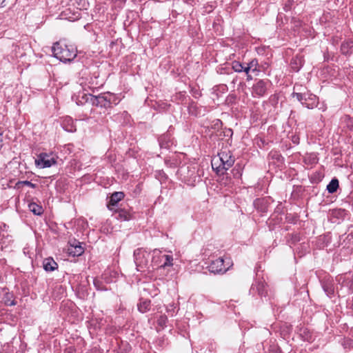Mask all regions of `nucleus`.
Here are the masks:
<instances>
[{
  "label": "nucleus",
  "instance_id": "nucleus-27",
  "mask_svg": "<svg viewBox=\"0 0 353 353\" xmlns=\"http://www.w3.org/2000/svg\"><path fill=\"white\" fill-rule=\"evenodd\" d=\"M94 285H95V287L98 289V290H102V288H101L99 287V281H97V280H94Z\"/></svg>",
  "mask_w": 353,
  "mask_h": 353
},
{
  "label": "nucleus",
  "instance_id": "nucleus-14",
  "mask_svg": "<svg viewBox=\"0 0 353 353\" xmlns=\"http://www.w3.org/2000/svg\"><path fill=\"white\" fill-rule=\"evenodd\" d=\"M339 183V180L336 178L332 179L329 184L327 185V190L329 193L333 194L337 191Z\"/></svg>",
  "mask_w": 353,
  "mask_h": 353
},
{
  "label": "nucleus",
  "instance_id": "nucleus-19",
  "mask_svg": "<svg viewBox=\"0 0 353 353\" xmlns=\"http://www.w3.org/2000/svg\"><path fill=\"white\" fill-rule=\"evenodd\" d=\"M247 65L250 67L252 72L259 71V63L256 59L251 60Z\"/></svg>",
  "mask_w": 353,
  "mask_h": 353
},
{
  "label": "nucleus",
  "instance_id": "nucleus-32",
  "mask_svg": "<svg viewBox=\"0 0 353 353\" xmlns=\"http://www.w3.org/2000/svg\"><path fill=\"white\" fill-rule=\"evenodd\" d=\"M247 77H248V79H252L251 76L249 74H247Z\"/></svg>",
  "mask_w": 353,
  "mask_h": 353
},
{
  "label": "nucleus",
  "instance_id": "nucleus-17",
  "mask_svg": "<svg viewBox=\"0 0 353 353\" xmlns=\"http://www.w3.org/2000/svg\"><path fill=\"white\" fill-rule=\"evenodd\" d=\"M164 259L163 263L161 265V267L171 266L172 265L173 258L171 255L164 254L162 256Z\"/></svg>",
  "mask_w": 353,
  "mask_h": 353
},
{
  "label": "nucleus",
  "instance_id": "nucleus-26",
  "mask_svg": "<svg viewBox=\"0 0 353 353\" xmlns=\"http://www.w3.org/2000/svg\"><path fill=\"white\" fill-rule=\"evenodd\" d=\"M350 282H351V283H350H350H347V285L348 288H350V290L352 292H353V275H352V278H351V281H350Z\"/></svg>",
  "mask_w": 353,
  "mask_h": 353
},
{
  "label": "nucleus",
  "instance_id": "nucleus-9",
  "mask_svg": "<svg viewBox=\"0 0 353 353\" xmlns=\"http://www.w3.org/2000/svg\"><path fill=\"white\" fill-rule=\"evenodd\" d=\"M124 193L123 192H114L110 196V201L108 204V208L113 211L117 204L124 198Z\"/></svg>",
  "mask_w": 353,
  "mask_h": 353
},
{
  "label": "nucleus",
  "instance_id": "nucleus-12",
  "mask_svg": "<svg viewBox=\"0 0 353 353\" xmlns=\"http://www.w3.org/2000/svg\"><path fill=\"white\" fill-rule=\"evenodd\" d=\"M69 254L74 256H81L83 252V248L79 243V245H71V247L68 249Z\"/></svg>",
  "mask_w": 353,
  "mask_h": 353
},
{
  "label": "nucleus",
  "instance_id": "nucleus-6",
  "mask_svg": "<svg viewBox=\"0 0 353 353\" xmlns=\"http://www.w3.org/2000/svg\"><path fill=\"white\" fill-rule=\"evenodd\" d=\"M56 163V158L52 154L41 153L35 159L36 165L41 168H50Z\"/></svg>",
  "mask_w": 353,
  "mask_h": 353
},
{
  "label": "nucleus",
  "instance_id": "nucleus-15",
  "mask_svg": "<svg viewBox=\"0 0 353 353\" xmlns=\"http://www.w3.org/2000/svg\"><path fill=\"white\" fill-rule=\"evenodd\" d=\"M150 308V300H141L138 304V310L141 313H145L148 311Z\"/></svg>",
  "mask_w": 353,
  "mask_h": 353
},
{
  "label": "nucleus",
  "instance_id": "nucleus-16",
  "mask_svg": "<svg viewBox=\"0 0 353 353\" xmlns=\"http://www.w3.org/2000/svg\"><path fill=\"white\" fill-rule=\"evenodd\" d=\"M28 208L30 211H31L36 215H41V214H43V212L42 207L39 205H37L35 203H29Z\"/></svg>",
  "mask_w": 353,
  "mask_h": 353
},
{
  "label": "nucleus",
  "instance_id": "nucleus-11",
  "mask_svg": "<svg viewBox=\"0 0 353 353\" xmlns=\"http://www.w3.org/2000/svg\"><path fill=\"white\" fill-rule=\"evenodd\" d=\"M114 211L115 212L116 218L120 221H128L130 219V214L125 210H123V209L115 210L114 209Z\"/></svg>",
  "mask_w": 353,
  "mask_h": 353
},
{
  "label": "nucleus",
  "instance_id": "nucleus-22",
  "mask_svg": "<svg viewBox=\"0 0 353 353\" xmlns=\"http://www.w3.org/2000/svg\"><path fill=\"white\" fill-rule=\"evenodd\" d=\"M264 284L263 283H258L257 286H256V289L259 292V294L261 295V296H263V295H265V293L264 292Z\"/></svg>",
  "mask_w": 353,
  "mask_h": 353
},
{
  "label": "nucleus",
  "instance_id": "nucleus-33",
  "mask_svg": "<svg viewBox=\"0 0 353 353\" xmlns=\"http://www.w3.org/2000/svg\"><path fill=\"white\" fill-rule=\"evenodd\" d=\"M228 132L230 133V135L232 134V130L230 129L228 130Z\"/></svg>",
  "mask_w": 353,
  "mask_h": 353
},
{
  "label": "nucleus",
  "instance_id": "nucleus-23",
  "mask_svg": "<svg viewBox=\"0 0 353 353\" xmlns=\"http://www.w3.org/2000/svg\"><path fill=\"white\" fill-rule=\"evenodd\" d=\"M174 304H171L169 306L167 307V312L168 313H171V315L172 316L173 315V313H174Z\"/></svg>",
  "mask_w": 353,
  "mask_h": 353
},
{
  "label": "nucleus",
  "instance_id": "nucleus-4",
  "mask_svg": "<svg viewBox=\"0 0 353 353\" xmlns=\"http://www.w3.org/2000/svg\"><path fill=\"white\" fill-rule=\"evenodd\" d=\"M228 261H225L221 257L216 259L211 262L209 265V270L214 274L225 273L229 270L232 265L230 259H226Z\"/></svg>",
  "mask_w": 353,
  "mask_h": 353
},
{
  "label": "nucleus",
  "instance_id": "nucleus-20",
  "mask_svg": "<svg viewBox=\"0 0 353 353\" xmlns=\"http://www.w3.org/2000/svg\"><path fill=\"white\" fill-rule=\"evenodd\" d=\"M167 322L168 318L165 315H161L157 320L158 325L161 327H165L166 325Z\"/></svg>",
  "mask_w": 353,
  "mask_h": 353
},
{
  "label": "nucleus",
  "instance_id": "nucleus-21",
  "mask_svg": "<svg viewBox=\"0 0 353 353\" xmlns=\"http://www.w3.org/2000/svg\"><path fill=\"white\" fill-rule=\"evenodd\" d=\"M27 185L28 187H30L32 188H36L37 185L34 184V183H32V182L29 181H19L16 185L19 188L20 185Z\"/></svg>",
  "mask_w": 353,
  "mask_h": 353
},
{
  "label": "nucleus",
  "instance_id": "nucleus-28",
  "mask_svg": "<svg viewBox=\"0 0 353 353\" xmlns=\"http://www.w3.org/2000/svg\"><path fill=\"white\" fill-rule=\"evenodd\" d=\"M6 0H0V8H3L6 6Z\"/></svg>",
  "mask_w": 353,
  "mask_h": 353
},
{
  "label": "nucleus",
  "instance_id": "nucleus-1",
  "mask_svg": "<svg viewBox=\"0 0 353 353\" xmlns=\"http://www.w3.org/2000/svg\"><path fill=\"white\" fill-rule=\"evenodd\" d=\"M54 56L62 62H70L77 56V50L72 46L57 42L52 48Z\"/></svg>",
  "mask_w": 353,
  "mask_h": 353
},
{
  "label": "nucleus",
  "instance_id": "nucleus-7",
  "mask_svg": "<svg viewBox=\"0 0 353 353\" xmlns=\"http://www.w3.org/2000/svg\"><path fill=\"white\" fill-rule=\"evenodd\" d=\"M218 160L221 162V165L218 168L219 169L222 168V169L228 170L234 163V157L230 151H221L218 154Z\"/></svg>",
  "mask_w": 353,
  "mask_h": 353
},
{
  "label": "nucleus",
  "instance_id": "nucleus-34",
  "mask_svg": "<svg viewBox=\"0 0 353 353\" xmlns=\"http://www.w3.org/2000/svg\"><path fill=\"white\" fill-rule=\"evenodd\" d=\"M236 173L239 174V170H236Z\"/></svg>",
  "mask_w": 353,
  "mask_h": 353
},
{
  "label": "nucleus",
  "instance_id": "nucleus-29",
  "mask_svg": "<svg viewBox=\"0 0 353 353\" xmlns=\"http://www.w3.org/2000/svg\"><path fill=\"white\" fill-rule=\"evenodd\" d=\"M345 44H343L342 46H341V50L343 51V53H345L347 52V51H345Z\"/></svg>",
  "mask_w": 353,
  "mask_h": 353
},
{
  "label": "nucleus",
  "instance_id": "nucleus-13",
  "mask_svg": "<svg viewBox=\"0 0 353 353\" xmlns=\"http://www.w3.org/2000/svg\"><path fill=\"white\" fill-rule=\"evenodd\" d=\"M322 287L327 296H331L332 294H334V288L332 283L330 281L327 280L323 281L322 283Z\"/></svg>",
  "mask_w": 353,
  "mask_h": 353
},
{
  "label": "nucleus",
  "instance_id": "nucleus-24",
  "mask_svg": "<svg viewBox=\"0 0 353 353\" xmlns=\"http://www.w3.org/2000/svg\"><path fill=\"white\" fill-rule=\"evenodd\" d=\"M352 343V341L350 339H346L344 341L343 345L345 348H347V347H350Z\"/></svg>",
  "mask_w": 353,
  "mask_h": 353
},
{
  "label": "nucleus",
  "instance_id": "nucleus-3",
  "mask_svg": "<svg viewBox=\"0 0 353 353\" xmlns=\"http://www.w3.org/2000/svg\"><path fill=\"white\" fill-rule=\"evenodd\" d=\"M91 101L93 105L101 108H109L115 102V95L110 92H106L98 96H91Z\"/></svg>",
  "mask_w": 353,
  "mask_h": 353
},
{
  "label": "nucleus",
  "instance_id": "nucleus-5",
  "mask_svg": "<svg viewBox=\"0 0 353 353\" xmlns=\"http://www.w3.org/2000/svg\"><path fill=\"white\" fill-rule=\"evenodd\" d=\"M292 96L296 98L303 105L312 109L316 105V97L308 93L293 92Z\"/></svg>",
  "mask_w": 353,
  "mask_h": 353
},
{
  "label": "nucleus",
  "instance_id": "nucleus-31",
  "mask_svg": "<svg viewBox=\"0 0 353 353\" xmlns=\"http://www.w3.org/2000/svg\"><path fill=\"white\" fill-rule=\"evenodd\" d=\"M7 304L10 305H16V303L14 301H12L10 303H7Z\"/></svg>",
  "mask_w": 353,
  "mask_h": 353
},
{
  "label": "nucleus",
  "instance_id": "nucleus-10",
  "mask_svg": "<svg viewBox=\"0 0 353 353\" xmlns=\"http://www.w3.org/2000/svg\"><path fill=\"white\" fill-rule=\"evenodd\" d=\"M43 268L47 272H52L58 268L57 263L52 258L46 259L43 263Z\"/></svg>",
  "mask_w": 353,
  "mask_h": 353
},
{
  "label": "nucleus",
  "instance_id": "nucleus-30",
  "mask_svg": "<svg viewBox=\"0 0 353 353\" xmlns=\"http://www.w3.org/2000/svg\"><path fill=\"white\" fill-rule=\"evenodd\" d=\"M350 307L353 310V297H352V300L350 301Z\"/></svg>",
  "mask_w": 353,
  "mask_h": 353
},
{
  "label": "nucleus",
  "instance_id": "nucleus-25",
  "mask_svg": "<svg viewBox=\"0 0 353 353\" xmlns=\"http://www.w3.org/2000/svg\"><path fill=\"white\" fill-rule=\"evenodd\" d=\"M250 71H252V70L248 65L246 66L243 65V72H245L246 74H248Z\"/></svg>",
  "mask_w": 353,
  "mask_h": 353
},
{
  "label": "nucleus",
  "instance_id": "nucleus-2",
  "mask_svg": "<svg viewBox=\"0 0 353 353\" xmlns=\"http://www.w3.org/2000/svg\"><path fill=\"white\" fill-rule=\"evenodd\" d=\"M134 257L137 270L145 271L148 266L150 253L142 248H138L134 252Z\"/></svg>",
  "mask_w": 353,
  "mask_h": 353
},
{
  "label": "nucleus",
  "instance_id": "nucleus-18",
  "mask_svg": "<svg viewBox=\"0 0 353 353\" xmlns=\"http://www.w3.org/2000/svg\"><path fill=\"white\" fill-rule=\"evenodd\" d=\"M232 68L236 72H243V64L239 61H233Z\"/></svg>",
  "mask_w": 353,
  "mask_h": 353
},
{
  "label": "nucleus",
  "instance_id": "nucleus-8",
  "mask_svg": "<svg viewBox=\"0 0 353 353\" xmlns=\"http://www.w3.org/2000/svg\"><path fill=\"white\" fill-rule=\"evenodd\" d=\"M268 80L261 79L257 81L252 86V94L254 97H263L267 92Z\"/></svg>",
  "mask_w": 353,
  "mask_h": 353
}]
</instances>
